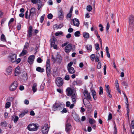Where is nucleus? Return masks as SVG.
I'll use <instances>...</instances> for the list:
<instances>
[{
	"instance_id": "nucleus-1",
	"label": "nucleus",
	"mask_w": 134,
	"mask_h": 134,
	"mask_svg": "<svg viewBox=\"0 0 134 134\" xmlns=\"http://www.w3.org/2000/svg\"><path fill=\"white\" fill-rule=\"evenodd\" d=\"M66 90L68 91L67 95L68 96H71L72 102L75 103L77 99V94L75 90L70 88H67Z\"/></svg>"
},
{
	"instance_id": "nucleus-2",
	"label": "nucleus",
	"mask_w": 134,
	"mask_h": 134,
	"mask_svg": "<svg viewBox=\"0 0 134 134\" xmlns=\"http://www.w3.org/2000/svg\"><path fill=\"white\" fill-rule=\"evenodd\" d=\"M36 9L34 8H32L30 10L29 14L28 15V10H27L25 13V17L26 19H32L34 18V14H35Z\"/></svg>"
},
{
	"instance_id": "nucleus-3",
	"label": "nucleus",
	"mask_w": 134,
	"mask_h": 134,
	"mask_svg": "<svg viewBox=\"0 0 134 134\" xmlns=\"http://www.w3.org/2000/svg\"><path fill=\"white\" fill-rule=\"evenodd\" d=\"M51 59L54 64L57 61L58 63H60L62 60L61 56L60 55L57 54L56 58H55L53 55H52Z\"/></svg>"
},
{
	"instance_id": "nucleus-4",
	"label": "nucleus",
	"mask_w": 134,
	"mask_h": 134,
	"mask_svg": "<svg viewBox=\"0 0 134 134\" xmlns=\"http://www.w3.org/2000/svg\"><path fill=\"white\" fill-rule=\"evenodd\" d=\"M27 129L30 131H36L38 129L37 125L34 124H29L27 127Z\"/></svg>"
},
{
	"instance_id": "nucleus-5",
	"label": "nucleus",
	"mask_w": 134,
	"mask_h": 134,
	"mask_svg": "<svg viewBox=\"0 0 134 134\" xmlns=\"http://www.w3.org/2000/svg\"><path fill=\"white\" fill-rule=\"evenodd\" d=\"M18 87V83L16 81H14L11 83L9 87V90L11 91H14Z\"/></svg>"
},
{
	"instance_id": "nucleus-6",
	"label": "nucleus",
	"mask_w": 134,
	"mask_h": 134,
	"mask_svg": "<svg viewBox=\"0 0 134 134\" xmlns=\"http://www.w3.org/2000/svg\"><path fill=\"white\" fill-rule=\"evenodd\" d=\"M16 59V55L15 54H11L8 57V59L12 63H14Z\"/></svg>"
},
{
	"instance_id": "nucleus-7",
	"label": "nucleus",
	"mask_w": 134,
	"mask_h": 134,
	"mask_svg": "<svg viewBox=\"0 0 134 134\" xmlns=\"http://www.w3.org/2000/svg\"><path fill=\"white\" fill-rule=\"evenodd\" d=\"M55 82L57 86L58 87H60L62 86L64 82L62 79L58 77L56 79Z\"/></svg>"
},
{
	"instance_id": "nucleus-8",
	"label": "nucleus",
	"mask_w": 134,
	"mask_h": 134,
	"mask_svg": "<svg viewBox=\"0 0 134 134\" xmlns=\"http://www.w3.org/2000/svg\"><path fill=\"white\" fill-rule=\"evenodd\" d=\"M64 107V106L60 104H55L53 105V109L54 111H55L57 109L59 110H61Z\"/></svg>"
},
{
	"instance_id": "nucleus-9",
	"label": "nucleus",
	"mask_w": 134,
	"mask_h": 134,
	"mask_svg": "<svg viewBox=\"0 0 134 134\" xmlns=\"http://www.w3.org/2000/svg\"><path fill=\"white\" fill-rule=\"evenodd\" d=\"M58 18L60 20H63L64 18L63 11L62 8H59L58 13Z\"/></svg>"
},
{
	"instance_id": "nucleus-10",
	"label": "nucleus",
	"mask_w": 134,
	"mask_h": 134,
	"mask_svg": "<svg viewBox=\"0 0 134 134\" xmlns=\"http://www.w3.org/2000/svg\"><path fill=\"white\" fill-rule=\"evenodd\" d=\"M49 129L48 125L45 124L42 128V132L43 134H46L48 132Z\"/></svg>"
},
{
	"instance_id": "nucleus-11",
	"label": "nucleus",
	"mask_w": 134,
	"mask_h": 134,
	"mask_svg": "<svg viewBox=\"0 0 134 134\" xmlns=\"http://www.w3.org/2000/svg\"><path fill=\"white\" fill-rule=\"evenodd\" d=\"M72 45L71 44L69 43L66 46L65 48V51L66 53H69L71 51L72 52L74 50L72 49Z\"/></svg>"
},
{
	"instance_id": "nucleus-12",
	"label": "nucleus",
	"mask_w": 134,
	"mask_h": 134,
	"mask_svg": "<svg viewBox=\"0 0 134 134\" xmlns=\"http://www.w3.org/2000/svg\"><path fill=\"white\" fill-rule=\"evenodd\" d=\"M129 26L132 28L134 27V17L132 15L130 16L129 18Z\"/></svg>"
},
{
	"instance_id": "nucleus-13",
	"label": "nucleus",
	"mask_w": 134,
	"mask_h": 134,
	"mask_svg": "<svg viewBox=\"0 0 134 134\" xmlns=\"http://www.w3.org/2000/svg\"><path fill=\"white\" fill-rule=\"evenodd\" d=\"M83 94L87 99L91 100V97L90 93H88L87 91L85 90L83 92Z\"/></svg>"
},
{
	"instance_id": "nucleus-14",
	"label": "nucleus",
	"mask_w": 134,
	"mask_h": 134,
	"mask_svg": "<svg viewBox=\"0 0 134 134\" xmlns=\"http://www.w3.org/2000/svg\"><path fill=\"white\" fill-rule=\"evenodd\" d=\"M71 127V125L70 124L67 123H66L65 128V130L66 132L69 133L70 132Z\"/></svg>"
},
{
	"instance_id": "nucleus-15",
	"label": "nucleus",
	"mask_w": 134,
	"mask_h": 134,
	"mask_svg": "<svg viewBox=\"0 0 134 134\" xmlns=\"http://www.w3.org/2000/svg\"><path fill=\"white\" fill-rule=\"evenodd\" d=\"M35 58V56L34 55H31L29 57L27 62L30 64H31L33 63Z\"/></svg>"
},
{
	"instance_id": "nucleus-16",
	"label": "nucleus",
	"mask_w": 134,
	"mask_h": 134,
	"mask_svg": "<svg viewBox=\"0 0 134 134\" xmlns=\"http://www.w3.org/2000/svg\"><path fill=\"white\" fill-rule=\"evenodd\" d=\"M74 25L77 27H78L79 26L80 23L79 20L76 19H74L72 20Z\"/></svg>"
},
{
	"instance_id": "nucleus-17",
	"label": "nucleus",
	"mask_w": 134,
	"mask_h": 134,
	"mask_svg": "<svg viewBox=\"0 0 134 134\" xmlns=\"http://www.w3.org/2000/svg\"><path fill=\"white\" fill-rule=\"evenodd\" d=\"M13 68L11 66L8 67L6 69V72L8 75H10L12 73Z\"/></svg>"
},
{
	"instance_id": "nucleus-18",
	"label": "nucleus",
	"mask_w": 134,
	"mask_h": 134,
	"mask_svg": "<svg viewBox=\"0 0 134 134\" xmlns=\"http://www.w3.org/2000/svg\"><path fill=\"white\" fill-rule=\"evenodd\" d=\"M32 27L30 26H29L28 28V37H31L32 34Z\"/></svg>"
},
{
	"instance_id": "nucleus-19",
	"label": "nucleus",
	"mask_w": 134,
	"mask_h": 134,
	"mask_svg": "<svg viewBox=\"0 0 134 134\" xmlns=\"http://www.w3.org/2000/svg\"><path fill=\"white\" fill-rule=\"evenodd\" d=\"M85 106L87 108L88 111L91 112L92 111V106L89 102L87 103L86 104Z\"/></svg>"
},
{
	"instance_id": "nucleus-20",
	"label": "nucleus",
	"mask_w": 134,
	"mask_h": 134,
	"mask_svg": "<svg viewBox=\"0 0 134 134\" xmlns=\"http://www.w3.org/2000/svg\"><path fill=\"white\" fill-rule=\"evenodd\" d=\"M37 4V9L38 10H40L43 5V3L41 0H40V1L38 2Z\"/></svg>"
},
{
	"instance_id": "nucleus-21",
	"label": "nucleus",
	"mask_w": 134,
	"mask_h": 134,
	"mask_svg": "<svg viewBox=\"0 0 134 134\" xmlns=\"http://www.w3.org/2000/svg\"><path fill=\"white\" fill-rule=\"evenodd\" d=\"M67 69L69 74H73L75 72V70L73 68H69Z\"/></svg>"
},
{
	"instance_id": "nucleus-22",
	"label": "nucleus",
	"mask_w": 134,
	"mask_h": 134,
	"mask_svg": "<svg viewBox=\"0 0 134 134\" xmlns=\"http://www.w3.org/2000/svg\"><path fill=\"white\" fill-rule=\"evenodd\" d=\"M27 49H23L22 52L19 54V56H23L26 54L27 53Z\"/></svg>"
},
{
	"instance_id": "nucleus-23",
	"label": "nucleus",
	"mask_w": 134,
	"mask_h": 134,
	"mask_svg": "<svg viewBox=\"0 0 134 134\" xmlns=\"http://www.w3.org/2000/svg\"><path fill=\"white\" fill-rule=\"evenodd\" d=\"M19 67H16L15 70V72L14 75L15 76H17L20 73V70H19Z\"/></svg>"
},
{
	"instance_id": "nucleus-24",
	"label": "nucleus",
	"mask_w": 134,
	"mask_h": 134,
	"mask_svg": "<svg viewBox=\"0 0 134 134\" xmlns=\"http://www.w3.org/2000/svg\"><path fill=\"white\" fill-rule=\"evenodd\" d=\"M46 69L47 75L49 77L51 74V67L46 68Z\"/></svg>"
},
{
	"instance_id": "nucleus-25",
	"label": "nucleus",
	"mask_w": 134,
	"mask_h": 134,
	"mask_svg": "<svg viewBox=\"0 0 134 134\" xmlns=\"http://www.w3.org/2000/svg\"><path fill=\"white\" fill-rule=\"evenodd\" d=\"M36 70L41 73L43 72L44 71V70L43 68H41L40 67H38L36 68Z\"/></svg>"
},
{
	"instance_id": "nucleus-26",
	"label": "nucleus",
	"mask_w": 134,
	"mask_h": 134,
	"mask_svg": "<svg viewBox=\"0 0 134 134\" xmlns=\"http://www.w3.org/2000/svg\"><path fill=\"white\" fill-rule=\"evenodd\" d=\"M37 85L36 83H34L33 84L32 87V91L34 93L35 92L37 91L36 87Z\"/></svg>"
},
{
	"instance_id": "nucleus-27",
	"label": "nucleus",
	"mask_w": 134,
	"mask_h": 134,
	"mask_svg": "<svg viewBox=\"0 0 134 134\" xmlns=\"http://www.w3.org/2000/svg\"><path fill=\"white\" fill-rule=\"evenodd\" d=\"M55 38L54 37H53V38L50 39V42H51V46L53 45H54L55 44Z\"/></svg>"
},
{
	"instance_id": "nucleus-28",
	"label": "nucleus",
	"mask_w": 134,
	"mask_h": 134,
	"mask_svg": "<svg viewBox=\"0 0 134 134\" xmlns=\"http://www.w3.org/2000/svg\"><path fill=\"white\" fill-rule=\"evenodd\" d=\"M82 83V82L79 80L75 81L73 82V84L74 85H79Z\"/></svg>"
},
{
	"instance_id": "nucleus-29",
	"label": "nucleus",
	"mask_w": 134,
	"mask_h": 134,
	"mask_svg": "<svg viewBox=\"0 0 134 134\" xmlns=\"http://www.w3.org/2000/svg\"><path fill=\"white\" fill-rule=\"evenodd\" d=\"M92 92L93 99L96 100L97 99L96 92L95 91L93 90L92 91Z\"/></svg>"
},
{
	"instance_id": "nucleus-30",
	"label": "nucleus",
	"mask_w": 134,
	"mask_h": 134,
	"mask_svg": "<svg viewBox=\"0 0 134 134\" xmlns=\"http://www.w3.org/2000/svg\"><path fill=\"white\" fill-rule=\"evenodd\" d=\"M89 34L88 33L86 32L83 33V37L86 38H89Z\"/></svg>"
},
{
	"instance_id": "nucleus-31",
	"label": "nucleus",
	"mask_w": 134,
	"mask_h": 134,
	"mask_svg": "<svg viewBox=\"0 0 134 134\" xmlns=\"http://www.w3.org/2000/svg\"><path fill=\"white\" fill-rule=\"evenodd\" d=\"M28 112L27 111H24L23 112L21 113L19 115V117L20 118H22L23 117L24 115L26 114Z\"/></svg>"
},
{
	"instance_id": "nucleus-32",
	"label": "nucleus",
	"mask_w": 134,
	"mask_h": 134,
	"mask_svg": "<svg viewBox=\"0 0 134 134\" xmlns=\"http://www.w3.org/2000/svg\"><path fill=\"white\" fill-rule=\"evenodd\" d=\"M74 120L77 122H80V117L78 115H76L74 117Z\"/></svg>"
},
{
	"instance_id": "nucleus-33",
	"label": "nucleus",
	"mask_w": 134,
	"mask_h": 134,
	"mask_svg": "<svg viewBox=\"0 0 134 134\" xmlns=\"http://www.w3.org/2000/svg\"><path fill=\"white\" fill-rule=\"evenodd\" d=\"M114 128L113 134H117V129L116 127V125L115 123L114 124Z\"/></svg>"
},
{
	"instance_id": "nucleus-34",
	"label": "nucleus",
	"mask_w": 134,
	"mask_h": 134,
	"mask_svg": "<svg viewBox=\"0 0 134 134\" xmlns=\"http://www.w3.org/2000/svg\"><path fill=\"white\" fill-rule=\"evenodd\" d=\"M46 67H50V59H47L46 63Z\"/></svg>"
},
{
	"instance_id": "nucleus-35",
	"label": "nucleus",
	"mask_w": 134,
	"mask_h": 134,
	"mask_svg": "<svg viewBox=\"0 0 134 134\" xmlns=\"http://www.w3.org/2000/svg\"><path fill=\"white\" fill-rule=\"evenodd\" d=\"M86 47L88 52H90L92 49V46L91 45H88Z\"/></svg>"
},
{
	"instance_id": "nucleus-36",
	"label": "nucleus",
	"mask_w": 134,
	"mask_h": 134,
	"mask_svg": "<svg viewBox=\"0 0 134 134\" xmlns=\"http://www.w3.org/2000/svg\"><path fill=\"white\" fill-rule=\"evenodd\" d=\"M12 119H13V120L15 123H16L19 119V118L17 116L13 117Z\"/></svg>"
},
{
	"instance_id": "nucleus-37",
	"label": "nucleus",
	"mask_w": 134,
	"mask_h": 134,
	"mask_svg": "<svg viewBox=\"0 0 134 134\" xmlns=\"http://www.w3.org/2000/svg\"><path fill=\"white\" fill-rule=\"evenodd\" d=\"M10 105L11 103L10 102H7L5 104V108L6 109L9 108L10 107Z\"/></svg>"
},
{
	"instance_id": "nucleus-38",
	"label": "nucleus",
	"mask_w": 134,
	"mask_h": 134,
	"mask_svg": "<svg viewBox=\"0 0 134 134\" xmlns=\"http://www.w3.org/2000/svg\"><path fill=\"white\" fill-rule=\"evenodd\" d=\"M89 122L90 124H93L95 123L96 121L94 120H93L91 119H89Z\"/></svg>"
},
{
	"instance_id": "nucleus-39",
	"label": "nucleus",
	"mask_w": 134,
	"mask_h": 134,
	"mask_svg": "<svg viewBox=\"0 0 134 134\" xmlns=\"http://www.w3.org/2000/svg\"><path fill=\"white\" fill-rule=\"evenodd\" d=\"M1 40L2 41L5 42L6 41L5 36L4 34H2L1 35Z\"/></svg>"
},
{
	"instance_id": "nucleus-40",
	"label": "nucleus",
	"mask_w": 134,
	"mask_h": 134,
	"mask_svg": "<svg viewBox=\"0 0 134 134\" xmlns=\"http://www.w3.org/2000/svg\"><path fill=\"white\" fill-rule=\"evenodd\" d=\"M74 35L75 37H79L80 36V33L79 31H77L75 32Z\"/></svg>"
},
{
	"instance_id": "nucleus-41",
	"label": "nucleus",
	"mask_w": 134,
	"mask_h": 134,
	"mask_svg": "<svg viewBox=\"0 0 134 134\" xmlns=\"http://www.w3.org/2000/svg\"><path fill=\"white\" fill-rule=\"evenodd\" d=\"M45 16V14H44L42 16H41L40 18V22L41 23H42L44 20V18Z\"/></svg>"
},
{
	"instance_id": "nucleus-42",
	"label": "nucleus",
	"mask_w": 134,
	"mask_h": 134,
	"mask_svg": "<svg viewBox=\"0 0 134 134\" xmlns=\"http://www.w3.org/2000/svg\"><path fill=\"white\" fill-rule=\"evenodd\" d=\"M92 9V7L90 5H88L87 7V10L88 11H91Z\"/></svg>"
},
{
	"instance_id": "nucleus-43",
	"label": "nucleus",
	"mask_w": 134,
	"mask_h": 134,
	"mask_svg": "<svg viewBox=\"0 0 134 134\" xmlns=\"http://www.w3.org/2000/svg\"><path fill=\"white\" fill-rule=\"evenodd\" d=\"M1 125L3 126L4 127H6L7 126V124L5 121H4L1 122Z\"/></svg>"
},
{
	"instance_id": "nucleus-44",
	"label": "nucleus",
	"mask_w": 134,
	"mask_h": 134,
	"mask_svg": "<svg viewBox=\"0 0 134 134\" xmlns=\"http://www.w3.org/2000/svg\"><path fill=\"white\" fill-rule=\"evenodd\" d=\"M115 85L116 88H119V86L118 81L117 80H116L115 81Z\"/></svg>"
},
{
	"instance_id": "nucleus-45",
	"label": "nucleus",
	"mask_w": 134,
	"mask_h": 134,
	"mask_svg": "<svg viewBox=\"0 0 134 134\" xmlns=\"http://www.w3.org/2000/svg\"><path fill=\"white\" fill-rule=\"evenodd\" d=\"M63 34V32L62 31H58L57 32L55 33V35L56 36H58L59 35H62Z\"/></svg>"
},
{
	"instance_id": "nucleus-46",
	"label": "nucleus",
	"mask_w": 134,
	"mask_h": 134,
	"mask_svg": "<svg viewBox=\"0 0 134 134\" xmlns=\"http://www.w3.org/2000/svg\"><path fill=\"white\" fill-rule=\"evenodd\" d=\"M73 63L72 62H70L69 63H68L67 66V68H72V67H71V66L72 65Z\"/></svg>"
},
{
	"instance_id": "nucleus-47",
	"label": "nucleus",
	"mask_w": 134,
	"mask_h": 134,
	"mask_svg": "<svg viewBox=\"0 0 134 134\" xmlns=\"http://www.w3.org/2000/svg\"><path fill=\"white\" fill-rule=\"evenodd\" d=\"M29 44L27 42H26L24 46V48L23 49H27V48L29 47Z\"/></svg>"
},
{
	"instance_id": "nucleus-48",
	"label": "nucleus",
	"mask_w": 134,
	"mask_h": 134,
	"mask_svg": "<svg viewBox=\"0 0 134 134\" xmlns=\"http://www.w3.org/2000/svg\"><path fill=\"white\" fill-rule=\"evenodd\" d=\"M103 93V89L102 87L100 86L99 87V94H101Z\"/></svg>"
},
{
	"instance_id": "nucleus-49",
	"label": "nucleus",
	"mask_w": 134,
	"mask_h": 134,
	"mask_svg": "<svg viewBox=\"0 0 134 134\" xmlns=\"http://www.w3.org/2000/svg\"><path fill=\"white\" fill-rule=\"evenodd\" d=\"M72 15V14L69 13L67 14L66 16V19H68L69 18L70 19Z\"/></svg>"
},
{
	"instance_id": "nucleus-50",
	"label": "nucleus",
	"mask_w": 134,
	"mask_h": 134,
	"mask_svg": "<svg viewBox=\"0 0 134 134\" xmlns=\"http://www.w3.org/2000/svg\"><path fill=\"white\" fill-rule=\"evenodd\" d=\"M101 67V62H99L97 66V68L98 69H100Z\"/></svg>"
},
{
	"instance_id": "nucleus-51",
	"label": "nucleus",
	"mask_w": 134,
	"mask_h": 134,
	"mask_svg": "<svg viewBox=\"0 0 134 134\" xmlns=\"http://www.w3.org/2000/svg\"><path fill=\"white\" fill-rule=\"evenodd\" d=\"M31 1L34 4H36L38 2L40 1V0H31Z\"/></svg>"
},
{
	"instance_id": "nucleus-52",
	"label": "nucleus",
	"mask_w": 134,
	"mask_h": 134,
	"mask_svg": "<svg viewBox=\"0 0 134 134\" xmlns=\"http://www.w3.org/2000/svg\"><path fill=\"white\" fill-rule=\"evenodd\" d=\"M95 46L96 47V49L97 51H98L99 50V44L98 43H96L95 45Z\"/></svg>"
},
{
	"instance_id": "nucleus-53",
	"label": "nucleus",
	"mask_w": 134,
	"mask_h": 134,
	"mask_svg": "<svg viewBox=\"0 0 134 134\" xmlns=\"http://www.w3.org/2000/svg\"><path fill=\"white\" fill-rule=\"evenodd\" d=\"M112 115L111 113H109V114L108 116V120H111L112 118Z\"/></svg>"
},
{
	"instance_id": "nucleus-54",
	"label": "nucleus",
	"mask_w": 134,
	"mask_h": 134,
	"mask_svg": "<svg viewBox=\"0 0 134 134\" xmlns=\"http://www.w3.org/2000/svg\"><path fill=\"white\" fill-rule=\"evenodd\" d=\"M53 15L51 14H49L47 15V18L49 19H51L53 18Z\"/></svg>"
},
{
	"instance_id": "nucleus-55",
	"label": "nucleus",
	"mask_w": 134,
	"mask_h": 134,
	"mask_svg": "<svg viewBox=\"0 0 134 134\" xmlns=\"http://www.w3.org/2000/svg\"><path fill=\"white\" fill-rule=\"evenodd\" d=\"M95 55L94 54H92L90 56V58L92 60H93L94 59Z\"/></svg>"
},
{
	"instance_id": "nucleus-56",
	"label": "nucleus",
	"mask_w": 134,
	"mask_h": 134,
	"mask_svg": "<svg viewBox=\"0 0 134 134\" xmlns=\"http://www.w3.org/2000/svg\"><path fill=\"white\" fill-rule=\"evenodd\" d=\"M64 79L67 81L69 80L70 79L69 76L68 75H66L64 77Z\"/></svg>"
},
{
	"instance_id": "nucleus-57",
	"label": "nucleus",
	"mask_w": 134,
	"mask_h": 134,
	"mask_svg": "<svg viewBox=\"0 0 134 134\" xmlns=\"http://www.w3.org/2000/svg\"><path fill=\"white\" fill-rule=\"evenodd\" d=\"M14 20V19L13 18H12L10 19V20H9V23H8V25L9 26V27H10V24H11V23L12 22H13Z\"/></svg>"
},
{
	"instance_id": "nucleus-58",
	"label": "nucleus",
	"mask_w": 134,
	"mask_h": 134,
	"mask_svg": "<svg viewBox=\"0 0 134 134\" xmlns=\"http://www.w3.org/2000/svg\"><path fill=\"white\" fill-rule=\"evenodd\" d=\"M99 27H100V30L101 31H102L103 30V27L102 24H99Z\"/></svg>"
},
{
	"instance_id": "nucleus-59",
	"label": "nucleus",
	"mask_w": 134,
	"mask_h": 134,
	"mask_svg": "<svg viewBox=\"0 0 134 134\" xmlns=\"http://www.w3.org/2000/svg\"><path fill=\"white\" fill-rule=\"evenodd\" d=\"M107 68V66L106 65H105L104 66V75H105L106 74V69Z\"/></svg>"
},
{
	"instance_id": "nucleus-60",
	"label": "nucleus",
	"mask_w": 134,
	"mask_h": 134,
	"mask_svg": "<svg viewBox=\"0 0 134 134\" xmlns=\"http://www.w3.org/2000/svg\"><path fill=\"white\" fill-rule=\"evenodd\" d=\"M37 62L39 63H41L42 62V60L41 58L39 57L37 59Z\"/></svg>"
},
{
	"instance_id": "nucleus-61",
	"label": "nucleus",
	"mask_w": 134,
	"mask_h": 134,
	"mask_svg": "<svg viewBox=\"0 0 134 134\" xmlns=\"http://www.w3.org/2000/svg\"><path fill=\"white\" fill-rule=\"evenodd\" d=\"M121 84L124 86H128V84L126 82L124 81H122L121 83Z\"/></svg>"
},
{
	"instance_id": "nucleus-62",
	"label": "nucleus",
	"mask_w": 134,
	"mask_h": 134,
	"mask_svg": "<svg viewBox=\"0 0 134 134\" xmlns=\"http://www.w3.org/2000/svg\"><path fill=\"white\" fill-rule=\"evenodd\" d=\"M21 61V59L20 58H18L16 60V59L15 62V63L16 64H18Z\"/></svg>"
},
{
	"instance_id": "nucleus-63",
	"label": "nucleus",
	"mask_w": 134,
	"mask_h": 134,
	"mask_svg": "<svg viewBox=\"0 0 134 134\" xmlns=\"http://www.w3.org/2000/svg\"><path fill=\"white\" fill-rule=\"evenodd\" d=\"M67 111L66 108H64L62 111H61V112L63 113H66L67 112Z\"/></svg>"
},
{
	"instance_id": "nucleus-64",
	"label": "nucleus",
	"mask_w": 134,
	"mask_h": 134,
	"mask_svg": "<svg viewBox=\"0 0 134 134\" xmlns=\"http://www.w3.org/2000/svg\"><path fill=\"white\" fill-rule=\"evenodd\" d=\"M70 102L67 101L66 102V106L67 107H69L70 106Z\"/></svg>"
}]
</instances>
